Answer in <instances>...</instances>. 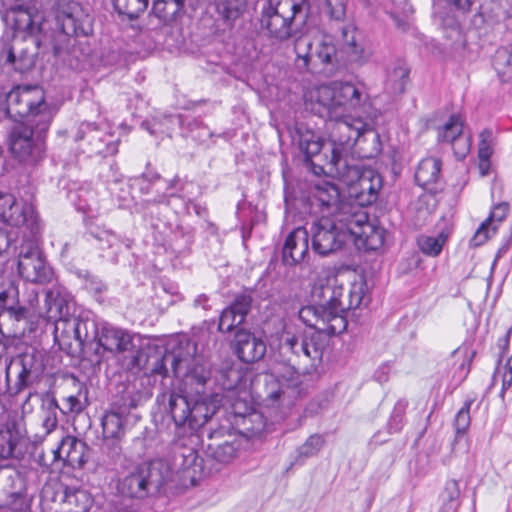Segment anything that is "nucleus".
Wrapping results in <instances>:
<instances>
[{"label":"nucleus","mask_w":512,"mask_h":512,"mask_svg":"<svg viewBox=\"0 0 512 512\" xmlns=\"http://www.w3.org/2000/svg\"><path fill=\"white\" fill-rule=\"evenodd\" d=\"M0 16L12 31L0 39V61L20 73L31 70L40 45L39 33L43 16L37 0H0Z\"/></svg>","instance_id":"f257e3e1"},{"label":"nucleus","mask_w":512,"mask_h":512,"mask_svg":"<svg viewBox=\"0 0 512 512\" xmlns=\"http://www.w3.org/2000/svg\"><path fill=\"white\" fill-rule=\"evenodd\" d=\"M365 288L364 282L353 283L349 289L337 284L320 286L318 290L322 302L302 307L298 317L314 331L330 335L341 334L347 329L348 324L345 312L362 305Z\"/></svg>","instance_id":"f03ea898"},{"label":"nucleus","mask_w":512,"mask_h":512,"mask_svg":"<svg viewBox=\"0 0 512 512\" xmlns=\"http://www.w3.org/2000/svg\"><path fill=\"white\" fill-rule=\"evenodd\" d=\"M307 0H266L260 25L273 42H285L297 36L306 21Z\"/></svg>","instance_id":"7ed1b4c3"},{"label":"nucleus","mask_w":512,"mask_h":512,"mask_svg":"<svg viewBox=\"0 0 512 512\" xmlns=\"http://www.w3.org/2000/svg\"><path fill=\"white\" fill-rule=\"evenodd\" d=\"M156 401L164 406L176 427H187L191 431L202 428L217 413V407L208 403L204 396L191 395L182 389L164 391Z\"/></svg>","instance_id":"20e7f679"},{"label":"nucleus","mask_w":512,"mask_h":512,"mask_svg":"<svg viewBox=\"0 0 512 512\" xmlns=\"http://www.w3.org/2000/svg\"><path fill=\"white\" fill-rule=\"evenodd\" d=\"M6 113L18 124L38 126L48 131L53 120V110L45 101V93L39 86H16L6 95Z\"/></svg>","instance_id":"39448f33"},{"label":"nucleus","mask_w":512,"mask_h":512,"mask_svg":"<svg viewBox=\"0 0 512 512\" xmlns=\"http://www.w3.org/2000/svg\"><path fill=\"white\" fill-rule=\"evenodd\" d=\"M329 173L348 186L349 195L360 207L376 202L383 186L381 175L370 167H363L354 159L339 162L338 166L328 169Z\"/></svg>","instance_id":"423d86ee"},{"label":"nucleus","mask_w":512,"mask_h":512,"mask_svg":"<svg viewBox=\"0 0 512 512\" xmlns=\"http://www.w3.org/2000/svg\"><path fill=\"white\" fill-rule=\"evenodd\" d=\"M284 202L286 210L297 211L320 217H331L337 210L339 191L334 185L314 186L308 193L287 183L284 186Z\"/></svg>","instance_id":"0eeeda50"},{"label":"nucleus","mask_w":512,"mask_h":512,"mask_svg":"<svg viewBox=\"0 0 512 512\" xmlns=\"http://www.w3.org/2000/svg\"><path fill=\"white\" fill-rule=\"evenodd\" d=\"M171 467L166 460L153 459L133 468L121 481L120 490L132 498H145L159 493L171 476Z\"/></svg>","instance_id":"6e6552de"},{"label":"nucleus","mask_w":512,"mask_h":512,"mask_svg":"<svg viewBox=\"0 0 512 512\" xmlns=\"http://www.w3.org/2000/svg\"><path fill=\"white\" fill-rule=\"evenodd\" d=\"M363 93L351 82H333L315 91V110L321 117L339 118L348 109L362 104Z\"/></svg>","instance_id":"1a4fd4ad"},{"label":"nucleus","mask_w":512,"mask_h":512,"mask_svg":"<svg viewBox=\"0 0 512 512\" xmlns=\"http://www.w3.org/2000/svg\"><path fill=\"white\" fill-rule=\"evenodd\" d=\"M60 33L54 45V54L69 53L74 49L76 38L87 37L93 32V18L78 3H72L57 16Z\"/></svg>","instance_id":"9d476101"},{"label":"nucleus","mask_w":512,"mask_h":512,"mask_svg":"<svg viewBox=\"0 0 512 512\" xmlns=\"http://www.w3.org/2000/svg\"><path fill=\"white\" fill-rule=\"evenodd\" d=\"M38 126L15 124L9 133V149L20 162L35 165L46 155V134Z\"/></svg>","instance_id":"9b49d317"},{"label":"nucleus","mask_w":512,"mask_h":512,"mask_svg":"<svg viewBox=\"0 0 512 512\" xmlns=\"http://www.w3.org/2000/svg\"><path fill=\"white\" fill-rule=\"evenodd\" d=\"M329 119L334 120L335 124L326 146L330 153L328 169L338 166L340 161H351L348 158V153L353 148L355 140L365 128L366 123L360 118L346 116L345 113H342L339 118Z\"/></svg>","instance_id":"f8f14e48"},{"label":"nucleus","mask_w":512,"mask_h":512,"mask_svg":"<svg viewBox=\"0 0 512 512\" xmlns=\"http://www.w3.org/2000/svg\"><path fill=\"white\" fill-rule=\"evenodd\" d=\"M0 222L14 226L25 227L33 236L42 230V223L34 206L8 192L0 191Z\"/></svg>","instance_id":"ddd939ff"},{"label":"nucleus","mask_w":512,"mask_h":512,"mask_svg":"<svg viewBox=\"0 0 512 512\" xmlns=\"http://www.w3.org/2000/svg\"><path fill=\"white\" fill-rule=\"evenodd\" d=\"M179 376L183 375L186 386L195 387V394L203 396L205 386L211 380V365L202 355L196 354V345L187 342L182 348Z\"/></svg>","instance_id":"4468645a"},{"label":"nucleus","mask_w":512,"mask_h":512,"mask_svg":"<svg viewBox=\"0 0 512 512\" xmlns=\"http://www.w3.org/2000/svg\"><path fill=\"white\" fill-rule=\"evenodd\" d=\"M294 51L297 59L303 61L302 67L316 69L318 66H331L327 73H332L336 60V49L332 44L318 43L314 48L311 39L307 36L297 37L294 42Z\"/></svg>","instance_id":"2eb2a0df"},{"label":"nucleus","mask_w":512,"mask_h":512,"mask_svg":"<svg viewBox=\"0 0 512 512\" xmlns=\"http://www.w3.org/2000/svg\"><path fill=\"white\" fill-rule=\"evenodd\" d=\"M312 250L319 256H327L340 250L347 239L329 217H320L310 228Z\"/></svg>","instance_id":"dca6fc26"},{"label":"nucleus","mask_w":512,"mask_h":512,"mask_svg":"<svg viewBox=\"0 0 512 512\" xmlns=\"http://www.w3.org/2000/svg\"><path fill=\"white\" fill-rule=\"evenodd\" d=\"M182 348L169 351L165 350L163 353L154 351L152 354H147L144 351H137L133 357V364L140 369L149 371L153 375H160L163 377L168 376L169 364L171 371L175 377H179V362L181 357Z\"/></svg>","instance_id":"f3484780"},{"label":"nucleus","mask_w":512,"mask_h":512,"mask_svg":"<svg viewBox=\"0 0 512 512\" xmlns=\"http://www.w3.org/2000/svg\"><path fill=\"white\" fill-rule=\"evenodd\" d=\"M76 141H86L88 151L91 154L103 156L113 155L117 152L113 134L91 122L80 124L75 134Z\"/></svg>","instance_id":"a211bd4d"},{"label":"nucleus","mask_w":512,"mask_h":512,"mask_svg":"<svg viewBox=\"0 0 512 512\" xmlns=\"http://www.w3.org/2000/svg\"><path fill=\"white\" fill-rule=\"evenodd\" d=\"M228 429L209 428L208 439L209 443L206 445V455L208 458L213 459L219 463L227 464L233 461L239 452L240 441L233 435L228 434L225 438V433Z\"/></svg>","instance_id":"6ab92c4d"},{"label":"nucleus","mask_w":512,"mask_h":512,"mask_svg":"<svg viewBox=\"0 0 512 512\" xmlns=\"http://www.w3.org/2000/svg\"><path fill=\"white\" fill-rule=\"evenodd\" d=\"M252 302L253 298L250 293L237 294L231 304L222 310L218 330L228 333L242 325L251 310Z\"/></svg>","instance_id":"aec40b11"},{"label":"nucleus","mask_w":512,"mask_h":512,"mask_svg":"<svg viewBox=\"0 0 512 512\" xmlns=\"http://www.w3.org/2000/svg\"><path fill=\"white\" fill-rule=\"evenodd\" d=\"M54 461L62 460L65 465L75 468H82L88 461L90 448L88 445L74 437L67 435L62 438L56 449L51 450Z\"/></svg>","instance_id":"412c9836"},{"label":"nucleus","mask_w":512,"mask_h":512,"mask_svg":"<svg viewBox=\"0 0 512 512\" xmlns=\"http://www.w3.org/2000/svg\"><path fill=\"white\" fill-rule=\"evenodd\" d=\"M232 347L237 357L245 363L257 362L266 353L264 340L245 329L236 330Z\"/></svg>","instance_id":"4be33fe9"},{"label":"nucleus","mask_w":512,"mask_h":512,"mask_svg":"<svg viewBox=\"0 0 512 512\" xmlns=\"http://www.w3.org/2000/svg\"><path fill=\"white\" fill-rule=\"evenodd\" d=\"M329 218L348 240L351 236H356L368 215L360 207L344 202L337 206V210Z\"/></svg>","instance_id":"5701e85b"},{"label":"nucleus","mask_w":512,"mask_h":512,"mask_svg":"<svg viewBox=\"0 0 512 512\" xmlns=\"http://www.w3.org/2000/svg\"><path fill=\"white\" fill-rule=\"evenodd\" d=\"M23 438L20 423L15 418L7 419L0 428V462L21 458L19 445Z\"/></svg>","instance_id":"b1692460"},{"label":"nucleus","mask_w":512,"mask_h":512,"mask_svg":"<svg viewBox=\"0 0 512 512\" xmlns=\"http://www.w3.org/2000/svg\"><path fill=\"white\" fill-rule=\"evenodd\" d=\"M309 233L303 227L292 230L282 246V263L285 266H296L301 263L309 251Z\"/></svg>","instance_id":"393cba45"},{"label":"nucleus","mask_w":512,"mask_h":512,"mask_svg":"<svg viewBox=\"0 0 512 512\" xmlns=\"http://www.w3.org/2000/svg\"><path fill=\"white\" fill-rule=\"evenodd\" d=\"M132 347V337L128 332L108 324L102 326L97 342V354L100 348L112 353H121L130 350Z\"/></svg>","instance_id":"a878e982"},{"label":"nucleus","mask_w":512,"mask_h":512,"mask_svg":"<svg viewBox=\"0 0 512 512\" xmlns=\"http://www.w3.org/2000/svg\"><path fill=\"white\" fill-rule=\"evenodd\" d=\"M20 276L28 282L44 284L48 283L53 275L52 269L46 264L43 255H32V258L23 259L18 263Z\"/></svg>","instance_id":"bb28decb"},{"label":"nucleus","mask_w":512,"mask_h":512,"mask_svg":"<svg viewBox=\"0 0 512 512\" xmlns=\"http://www.w3.org/2000/svg\"><path fill=\"white\" fill-rule=\"evenodd\" d=\"M343 48L351 63L362 66L368 62L372 55L371 49L357 38L353 26L342 28Z\"/></svg>","instance_id":"cd10ccee"},{"label":"nucleus","mask_w":512,"mask_h":512,"mask_svg":"<svg viewBox=\"0 0 512 512\" xmlns=\"http://www.w3.org/2000/svg\"><path fill=\"white\" fill-rule=\"evenodd\" d=\"M353 152L362 159H372L382 151V142L378 131L365 123V128L360 132L354 142Z\"/></svg>","instance_id":"c85d7f7f"},{"label":"nucleus","mask_w":512,"mask_h":512,"mask_svg":"<svg viewBox=\"0 0 512 512\" xmlns=\"http://www.w3.org/2000/svg\"><path fill=\"white\" fill-rule=\"evenodd\" d=\"M9 366L6 367V391L4 394L0 393V404L2 407L5 405L2 398L6 395L15 396L22 392L24 389L30 387L38 378V371L32 368V358L25 356L21 360V370L18 373L17 380L13 386L9 384Z\"/></svg>","instance_id":"c756f323"},{"label":"nucleus","mask_w":512,"mask_h":512,"mask_svg":"<svg viewBox=\"0 0 512 512\" xmlns=\"http://www.w3.org/2000/svg\"><path fill=\"white\" fill-rule=\"evenodd\" d=\"M279 357L281 362L286 366L284 373V380L286 384L292 388H297L302 385V376L299 372L297 362H294L293 342L291 334L286 333L283 337L279 347Z\"/></svg>","instance_id":"7c9ffc66"},{"label":"nucleus","mask_w":512,"mask_h":512,"mask_svg":"<svg viewBox=\"0 0 512 512\" xmlns=\"http://www.w3.org/2000/svg\"><path fill=\"white\" fill-rule=\"evenodd\" d=\"M284 372L278 376L274 374H265L263 376V392L260 395L263 400L271 401L272 404L278 401L281 395L289 393V397H297L301 394V386L292 388L286 384Z\"/></svg>","instance_id":"2f4dec72"},{"label":"nucleus","mask_w":512,"mask_h":512,"mask_svg":"<svg viewBox=\"0 0 512 512\" xmlns=\"http://www.w3.org/2000/svg\"><path fill=\"white\" fill-rule=\"evenodd\" d=\"M87 236L95 240L96 247L102 251L111 250V253L115 256L120 251V248H131L133 241L129 238H121L114 232L100 228V227H89Z\"/></svg>","instance_id":"473e14b6"},{"label":"nucleus","mask_w":512,"mask_h":512,"mask_svg":"<svg viewBox=\"0 0 512 512\" xmlns=\"http://www.w3.org/2000/svg\"><path fill=\"white\" fill-rule=\"evenodd\" d=\"M298 145L305 157V161H309L317 156L323 157L324 165L328 167L330 153L326 148L327 142L321 140V138L314 133L306 131L300 134Z\"/></svg>","instance_id":"72a5a7b5"},{"label":"nucleus","mask_w":512,"mask_h":512,"mask_svg":"<svg viewBox=\"0 0 512 512\" xmlns=\"http://www.w3.org/2000/svg\"><path fill=\"white\" fill-rule=\"evenodd\" d=\"M330 334L322 331H313L304 334L306 355L309 357V366L317 367L321 362L324 352L329 344Z\"/></svg>","instance_id":"f704fd0d"},{"label":"nucleus","mask_w":512,"mask_h":512,"mask_svg":"<svg viewBox=\"0 0 512 512\" xmlns=\"http://www.w3.org/2000/svg\"><path fill=\"white\" fill-rule=\"evenodd\" d=\"M441 161L437 158L429 157L420 161L415 172V181L420 187L432 190L440 177Z\"/></svg>","instance_id":"c9c22d12"},{"label":"nucleus","mask_w":512,"mask_h":512,"mask_svg":"<svg viewBox=\"0 0 512 512\" xmlns=\"http://www.w3.org/2000/svg\"><path fill=\"white\" fill-rule=\"evenodd\" d=\"M67 323L72 326L74 337L82 347L97 344L100 331L94 320L73 317Z\"/></svg>","instance_id":"e433bc0d"},{"label":"nucleus","mask_w":512,"mask_h":512,"mask_svg":"<svg viewBox=\"0 0 512 512\" xmlns=\"http://www.w3.org/2000/svg\"><path fill=\"white\" fill-rule=\"evenodd\" d=\"M125 410L122 407L112 408L102 417L104 438L120 439L125 433Z\"/></svg>","instance_id":"4c0bfd02"},{"label":"nucleus","mask_w":512,"mask_h":512,"mask_svg":"<svg viewBox=\"0 0 512 512\" xmlns=\"http://www.w3.org/2000/svg\"><path fill=\"white\" fill-rule=\"evenodd\" d=\"M91 504L92 499L85 490L65 487L62 498L65 512H88Z\"/></svg>","instance_id":"58836bf2"},{"label":"nucleus","mask_w":512,"mask_h":512,"mask_svg":"<svg viewBox=\"0 0 512 512\" xmlns=\"http://www.w3.org/2000/svg\"><path fill=\"white\" fill-rule=\"evenodd\" d=\"M244 373L231 361H224L215 373V382L226 391L236 389L243 381Z\"/></svg>","instance_id":"ea45409f"},{"label":"nucleus","mask_w":512,"mask_h":512,"mask_svg":"<svg viewBox=\"0 0 512 512\" xmlns=\"http://www.w3.org/2000/svg\"><path fill=\"white\" fill-rule=\"evenodd\" d=\"M125 456L120 445V439L104 438L101 446V464L108 469L122 467Z\"/></svg>","instance_id":"a19ab883"},{"label":"nucleus","mask_w":512,"mask_h":512,"mask_svg":"<svg viewBox=\"0 0 512 512\" xmlns=\"http://www.w3.org/2000/svg\"><path fill=\"white\" fill-rule=\"evenodd\" d=\"M449 236L450 231L448 229L440 231L437 235L421 234L417 237L416 244L423 254L429 257H437L441 254Z\"/></svg>","instance_id":"79ce46f5"},{"label":"nucleus","mask_w":512,"mask_h":512,"mask_svg":"<svg viewBox=\"0 0 512 512\" xmlns=\"http://www.w3.org/2000/svg\"><path fill=\"white\" fill-rule=\"evenodd\" d=\"M385 235L384 228L369 222L367 218L355 238L362 240L367 250L375 251L384 245Z\"/></svg>","instance_id":"37998d69"},{"label":"nucleus","mask_w":512,"mask_h":512,"mask_svg":"<svg viewBox=\"0 0 512 512\" xmlns=\"http://www.w3.org/2000/svg\"><path fill=\"white\" fill-rule=\"evenodd\" d=\"M178 124L181 126L184 137L191 138L199 144H204L212 136L210 129L197 118L184 119L178 115Z\"/></svg>","instance_id":"c03bdc74"},{"label":"nucleus","mask_w":512,"mask_h":512,"mask_svg":"<svg viewBox=\"0 0 512 512\" xmlns=\"http://www.w3.org/2000/svg\"><path fill=\"white\" fill-rule=\"evenodd\" d=\"M176 124H178V116L168 115L146 119L142 121L141 127L150 135L162 139L164 136L171 137Z\"/></svg>","instance_id":"a18cd8bd"},{"label":"nucleus","mask_w":512,"mask_h":512,"mask_svg":"<svg viewBox=\"0 0 512 512\" xmlns=\"http://www.w3.org/2000/svg\"><path fill=\"white\" fill-rule=\"evenodd\" d=\"M192 0H153L152 10L163 21H173L184 13L186 3Z\"/></svg>","instance_id":"49530a36"},{"label":"nucleus","mask_w":512,"mask_h":512,"mask_svg":"<svg viewBox=\"0 0 512 512\" xmlns=\"http://www.w3.org/2000/svg\"><path fill=\"white\" fill-rule=\"evenodd\" d=\"M508 211L509 204L507 202L498 203L493 207L489 217L480 225L471 240L474 246H480L486 242L488 239V226L491 222L503 221Z\"/></svg>","instance_id":"de8ad7c7"},{"label":"nucleus","mask_w":512,"mask_h":512,"mask_svg":"<svg viewBox=\"0 0 512 512\" xmlns=\"http://www.w3.org/2000/svg\"><path fill=\"white\" fill-rule=\"evenodd\" d=\"M216 12L227 25H232L246 10L247 0H215Z\"/></svg>","instance_id":"09e8293b"},{"label":"nucleus","mask_w":512,"mask_h":512,"mask_svg":"<svg viewBox=\"0 0 512 512\" xmlns=\"http://www.w3.org/2000/svg\"><path fill=\"white\" fill-rule=\"evenodd\" d=\"M186 452V454L183 453L181 455L183 457V462L181 465L185 473V477H189L191 484L194 486L197 484L198 480L204 472L203 459L194 449L188 448L186 449Z\"/></svg>","instance_id":"8fccbe9b"},{"label":"nucleus","mask_w":512,"mask_h":512,"mask_svg":"<svg viewBox=\"0 0 512 512\" xmlns=\"http://www.w3.org/2000/svg\"><path fill=\"white\" fill-rule=\"evenodd\" d=\"M461 490L458 481L448 480L440 494L441 512H456L460 506Z\"/></svg>","instance_id":"3c124183"},{"label":"nucleus","mask_w":512,"mask_h":512,"mask_svg":"<svg viewBox=\"0 0 512 512\" xmlns=\"http://www.w3.org/2000/svg\"><path fill=\"white\" fill-rule=\"evenodd\" d=\"M46 305L49 319L54 321L64 320L67 322L68 306L59 293L55 294L54 291H48L46 293Z\"/></svg>","instance_id":"603ef678"},{"label":"nucleus","mask_w":512,"mask_h":512,"mask_svg":"<svg viewBox=\"0 0 512 512\" xmlns=\"http://www.w3.org/2000/svg\"><path fill=\"white\" fill-rule=\"evenodd\" d=\"M149 0H113V6L119 15L129 20L139 17L148 7Z\"/></svg>","instance_id":"864d4df0"},{"label":"nucleus","mask_w":512,"mask_h":512,"mask_svg":"<svg viewBox=\"0 0 512 512\" xmlns=\"http://www.w3.org/2000/svg\"><path fill=\"white\" fill-rule=\"evenodd\" d=\"M463 122L459 115H451L449 120L445 123L442 130L438 134V140L442 142H449L455 145V142L462 137Z\"/></svg>","instance_id":"5fc2aeb1"},{"label":"nucleus","mask_w":512,"mask_h":512,"mask_svg":"<svg viewBox=\"0 0 512 512\" xmlns=\"http://www.w3.org/2000/svg\"><path fill=\"white\" fill-rule=\"evenodd\" d=\"M495 142L496 139L491 129L486 128L481 131L479 134L478 144V157L480 160L479 167L482 168L484 162L486 163L487 167L490 166L489 160L493 154V147Z\"/></svg>","instance_id":"6e6d98bb"},{"label":"nucleus","mask_w":512,"mask_h":512,"mask_svg":"<svg viewBox=\"0 0 512 512\" xmlns=\"http://www.w3.org/2000/svg\"><path fill=\"white\" fill-rule=\"evenodd\" d=\"M324 438L319 434H313L298 448L296 461H301L315 456L323 447Z\"/></svg>","instance_id":"4d7b16f0"},{"label":"nucleus","mask_w":512,"mask_h":512,"mask_svg":"<svg viewBox=\"0 0 512 512\" xmlns=\"http://www.w3.org/2000/svg\"><path fill=\"white\" fill-rule=\"evenodd\" d=\"M331 20L343 21L346 15L347 0H316Z\"/></svg>","instance_id":"13d9d810"},{"label":"nucleus","mask_w":512,"mask_h":512,"mask_svg":"<svg viewBox=\"0 0 512 512\" xmlns=\"http://www.w3.org/2000/svg\"><path fill=\"white\" fill-rule=\"evenodd\" d=\"M474 402L475 398L466 399L462 408L457 412L454 418V427L457 435L465 434L468 430L471 423L470 409Z\"/></svg>","instance_id":"bf43d9fd"},{"label":"nucleus","mask_w":512,"mask_h":512,"mask_svg":"<svg viewBox=\"0 0 512 512\" xmlns=\"http://www.w3.org/2000/svg\"><path fill=\"white\" fill-rule=\"evenodd\" d=\"M511 51L506 47L498 48L493 57V67L497 72L498 76L504 80L511 66Z\"/></svg>","instance_id":"052dcab7"},{"label":"nucleus","mask_w":512,"mask_h":512,"mask_svg":"<svg viewBox=\"0 0 512 512\" xmlns=\"http://www.w3.org/2000/svg\"><path fill=\"white\" fill-rule=\"evenodd\" d=\"M57 409H60V407L54 397L46 401L44 405V417L42 420V426L48 433L57 427Z\"/></svg>","instance_id":"680f3d73"},{"label":"nucleus","mask_w":512,"mask_h":512,"mask_svg":"<svg viewBox=\"0 0 512 512\" xmlns=\"http://www.w3.org/2000/svg\"><path fill=\"white\" fill-rule=\"evenodd\" d=\"M187 186H193V183L192 182H183L181 183V186H180V194H176V193H170V194H167V193H163L161 195H158L156 196L155 198H152V199H146L144 202H143V208L147 211L149 210H152L153 206L154 205H157V204H164V205H169L170 204V199L172 197H179V198H182L184 199L186 197V187Z\"/></svg>","instance_id":"e2e57ef3"},{"label":"nucleus","mask_w":512,"mask_h":512,"mask_svg":"<svg viewBox=\"0 0 512 512\" xmlns=\"http://www.w3.org/2000/svg\"><path fill=\"white\" fill-rule=\"evenodd\" d=\"M408 402L406 400H399L392 411L388 427L390 432H399L402 429L404 422V415Z\"/></svg>","instance_id":"0e129e2a"},{"label":"nucleus","mask_w":512,"mask_h":512,"mask_svg":"<svg viewBox=\"0 0 512 512\" xmlns=\"http://www.w3.org/2000/svg\"><path fill=\"white\" fill-rule=\"evenodd\" d=\"M42 232V230L40 231ZM29 239L23 242L19 248L18 254V263L22 262L23 259L32 258V255L40 256L42 255L39 247H38V239L41 236L39 233L37 236H33L31 232Z\"/></svg>","instance_id":"69168bd1"},{"label":"nucleus","mask_w":512,"mask_h":512,"mask_svg":"<svg viewBox=\"0 0 512 512\" xmlns=\"http://www.w3.org/2000/svg\"><path fill=\"white\" fill-rule=\"evenodd\" d=\"M291 340L293 342L294 362H297L298 368H300L301 365L308 366L309 357L306 355L304 335L298 337L291 334Z\"/></svg>","instance_id":"338daca9"},{"label":"nucleus","mask_w":512,"mask_h":512,"mask_svg":"<svg viewBox=\"0 0 512 512\" xmlns=\"http://www.w3.org/2000/svg\"><path fill=\"white\" fill-rule=\"evenodd\" d=\"M409 78V69L404 65L396 66L391 75L390 79L394 81V92L403 93L405 86Z\"/></svg>","instance_id":"774afa93"}]
</instances>
